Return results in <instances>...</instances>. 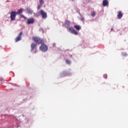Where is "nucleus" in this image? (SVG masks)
I'll return each mask as SVG.
<instances>
[{"label": "nucleus", "mask_w": 128, "mask_h": 128, "mask_svg": "<svg viewBox=\"0 0 128 128\" xmlns=\"http://www.w3.org/2000/svg\"><path fill=\"white\" fill-rule=\"evenodd\" d=\"M67 28L68 32H70V34H74L75 36H78V32H76L74 30V28L72 26H70Z\"/></svg>", "instance_id": "7ed1b4c3"}, {"label": "nucleus", "mask_w": 128, "mask_h": 128, "mask_svg": "<svg viewBox=\"0 0 128 128\" xmlns=\"http://www.w3.org/2000/svg\"><path fill=\"white\" fill-rule=\"evenodd\" d=\"M80 20H81L82 22H84V18H80Z\"/></svg>", "instance_id": "5701e85b"}, {"label": "nucleus", "mask_w": 128, "mask_h": 128, "mask_svg": "<svg viewBox=\"0 0 128 128\" xmlns=\"http://www.w3.org/2000/svg\"><path fill=\"white\" fill-rule=\"evenodd\" d=\"M40 12H37L36 14L34 13V16H40Z\"/></svg>", "instance_id": "dca6fc26"}, {"label": "nucleus", "mask_w": 128, "mask_h": 128, "mask_svg": "<svg viewBox=\"0 0 128 128\" xmlns=\"http://www.w3.org/2000/svg\"><path fill=\"white\" fill-rule=\"evenodd\" d=\"M20 18H24V20H26V17L24 16L21 14L20 15Z\"/></svg>", "instance_id": "6ab92c4d"}, {"label": "nucleus", "mask_w": 128, "mask_h": 128, "mask_svg": "<svg viewBox=\"0 0 128 128\" xmlns=\"http://www.w3.org/2000/svg\"><path fill=\"white\" fill-rule=\"evenodd\" d=\"M40 14H41L42 18H44V20H46V18H48V14H46V12L42 10H40Z\"/></svg>", "instance_id": "39448f33"}, {"label": "nucleus", "mask_w": 128, "mask_h": 128, "mask_svg": "<svg viewBox=\"0 0 128 128\" xmlns=\"http://www.w3.org/2000/svg\"><path fill=\"white\" fill-rule=\"evenodd\" d=\"M10 20H16V12H12L10 14Z\"/></svg>", "instance_id": "423d86ee"}, {"label": "nucleus", "mask_w": 128, "mask_h": 128, "mask_svg": "<svg viewBox=\"0 0 128 128\" xmlns=\"http://www.w3.org/2000/svg\"><path fill=\"white\" fill-rule=\"evenodd\" d=\"M36 44L34 43H32L31 44V52L32 54H36L38 52V50H36Z\"/></svg>", "instance_id": "20e7f679"}, {"label": "nucleus", "mask_w": 128, "mask_h": 128, "mask_svg": "<svg viewBox=\"0 0 128 128\" xmlns=\"http://www.w3.org/2000/svg\"><path fill=\"white\" fill-rule=\"evenodd\" d=\"M70 22L68 20H65V24L64 25V28H70Z\"/></svg>", "instance_id": "0eeeda50"}, {"label": "nucleus", "mask_w": 128, "mask_h": 128, "mask_svg": "<svg viewBox=\"0 0 128 128\" xmlns=\"http://www.w3.org/2000/svg\"><path fill=\"white\" fill-rule=\"evenodd\" d=\"M34 22V18H30L28 20L27 24H32Z\"/></svg>", "instance_id": "6e6552de"}, {"label": "nucleus", "mask_w": 128, "mask_h": 128, "mask_svg": "<svg viewBox=\"0 0 128 128\" xmlns=\"http://www.w3.org/2000/svg\"><path fill=\"white\" fill-rule=\"evenodd\" d=\"M42 5L40 4V5L38 6V10H40V8H42Z\"/></svg>", "instance_id": "4be33fe9"}, {"label": "nucleus", "mask_w": 128, "mask_h": 128, "mask_svg": "<svg viewBox=\"0 0 128 128\" xmlns=\"http://www.w3.org/2000/svg\"><path fill=\"white\" fill-rule=\"evenodd\" d=\"M32 40L35 42H36V44H42L41 46L40 47V50L41 52H47L48 50V46L44 44V40L40 39L38 37H34Z\"/></svg>", "instance_id": "f257e3e1"}, {"label": "nucleus", "mask_w": 128, "mask_h": 128, "mask_svg": "<svg viewBox=\"0 0 128 128\" xmlns=\"http://www.w3.org/2000/svg\"><path fill=\"white\" fill-rule=\"evenodd\" d=\"M108 4V0H104L102 2L103 6H106Z\"/></svg>", "instance_id": "f8f14e48"}, {"label": "nucleus", "mask_w": 128, "mask_h": 128, "mask_svg": "<svg viewBox=\"0 0 128 128\" xmlns=\"http://www.w3.org/2000/svg\"><path fill=\"white\" fill-rule=\"evenodd\" d=\"M22 12V9H20L16 12V14H20Z\"/></svg>", "instance_id": "2eb2a0df"}, {"label": "nucleus", "mask_w": 128, "mask_h": 128, "mask_svg": "<svg viewBox=\"0 0 128 128\" xmlns=\"http://www.w3.org/2000/svg\"><path fill=\"white\" fill-rule=\"evenodd\" d=\"M16 42V38L15 39Z\"/></svg>", "instance_id": "bb28decb"}, {"label": "nucleus", "mask_w": 128, "mask_h": 128, "mask_svg": "<svg viewBox=\"0 0 128 128\" xmlns=\"http://www.w3.org/2000/svg\"><path fill=\"white\" fill-rule=\"evenodd\" d=\"M27 12L28 14H32L34 11L30 8H27Z\"/></svg>", "instance_id": "9b49d317"}, {"label": "nucleus", "mask_w": 128, "mask_h": 128, "mask_svg": "<svg viewBox=\"0 0 128 128\" xmlns=\"http://www.w3.org/2000/svg\"><path fill=\"white\" fill-rule=\"evenodd\" d=\"M74 28L77 30H82V27L80 26H78V25H74Z\"/></svg>", "instance_id": "ddd939ff"}, {"label": "nucleus", "mask_w": 128, "mask_h": 128, "mask_svg": "<svg viewBox=\"0 0 128 128\" xmlns=\"http://www.w3.org/2000/svg\"><path fill=\"white\" fill-rule=\"evenodd\" d=\"M118 14L117 15L118 18V20H120V18H122V12L120 11L118 12Z\"/></svg>", "instance_id": "9d476101"}, {"label": "nucleus", "mask_w": 128, "mask_h": 128, "mask_svg": "<svg viewBox=\"0 0 128 128\" xmlns=\"http://www.w3.org/2000/svg\"><path fill=\"white\" fill-rule=\"evenodd\" d=\"M72 74V70L69 69L68 71H63L60 74V78H64V76H70Z\"/></svg>", "instance_id": "f03ea898"}, {"label": "nucleus", "mask_w": 128, "mask_h": 128, "mask_svg": "<svg viewBox=\"0 0 128 128\" xmlns=\"http://www.w3.org/2000/svg\"><path fill=\"white\" fill-rule=\"evenodd\" d=\"M122 56H126V53L122 52Z\"/></svg>", "instance_id": "aec40b11"}, {"label": "nucleus", "mask_w": 128, "mask_h": 128, "mask_svg": "<svg viewBox=\"0 0 128 128\" xmlns=\"http://www.w3.org/2000/svg\"><path fill=\"white\" fill-rule=\"evenodd\" d=\"M22 32H20L16 38V42L22 40Z\"/></svg>", "instance_id": "1a4fd4ad"}, {"label": "nucleus", "mask_w": 128, "mask_h": 128, "mask_svg": "<svg viewBox=\"0 0 128 128\" xmlns=\"http://www.w3.org/2000/svg\"><path fill=\"white\" fill-rule=\"evenodd\" d=\"M96 12L95 11H94L91 13V16H92V18H94V16H96Z\"/></svg>", "instance_id": "4468645a"}, {"label": "nucleus", "mask_w": 128, "mask_h": 128, "mask_svg": "<svg viewBox=\"0 0 128 128\" xmlns=\"http://www.w3.org/2000/svg\"><path fill=\"white\" fill-rule=\"evenodd\" d=\"M104 78H108V75H106V74H104Z\"/></svg>", "instance_id": "412c9836"}, {"label": "nucleus", "mask_w": 128, "mask_h": 128, "mask_svg": "<svg viewBox=\"0 0 128 128\" xmlns=\"http://www.w3.org/2000/svg\"><path fill=\"white\" fill-rule=\"evenodd\" d=\"M40 30H42V32H43L42 31V28H40Z\"/></svg>", "instance_id": "b1692460"}, {"label": "nucleus", "mask_w": 128, "mask_h": 128, "mask_svg": "<svg viewBox=\"0 0 128 128\" xmlns=\"http://www.w3.org/2000/svg\"><path fill=\"white\" fill-rule=\"evenodd\" d=\"M53 46H56V44L54 43V44H53Z\"/></svg>", "instance_id": "393cba45"}, {"label": "nucleus", "mask_w": 128, "mask_h": 128, "mask_svg": "<svg viewBox=\"0 0 128 128\" xmlns=\"http://www.w3.org/2000/svg\"><path fill=\"white\" fill-rule=\"evenodd\" d=\"M113 30L112 28H111V30Z\"/></svg>", "instance_id": "a878e982"}, {"label": "nucleus", "mask_w": 128, "mask_h": 128, "mask_svg": "<svg viewBox=\"0 0 128 128\" xmlns=\"http://www.w3.org/2000/svg\"><path fill=\"white\" fill-rule=\"evenodd\" d=\"M66 62L67 64H72V62H70V60H66Z\"/></svg>", "instance_id": "f3484780"}, {"label": "nucleus", "mask_w": 128, "mask_h": 128, "mask_svg": "<svg viewBox=\"0 0 128 128\" xmlns=\"http://www.w3.org/2000/svg\"><path fill=\"white\" fill-rule=\"evenodd\" d=\"M44 3V0H40V6H42Z\"/></svg>", "instance_id": "a211bd4d"}, {"label": "nucleus", "mask_w": 128, "mask_h": 128, "mask_svg": "<svg viewBox=\"0 0 128 128\" xmlns=\"http://www.w3.org/2000/svg\"><path fill=\"white\" fill-rule=\"evenodd\" d=\"M70 56H71V57H72V55H70Z\"/></svg>", "instance_id": "cd10ccee"}]
</instances>
